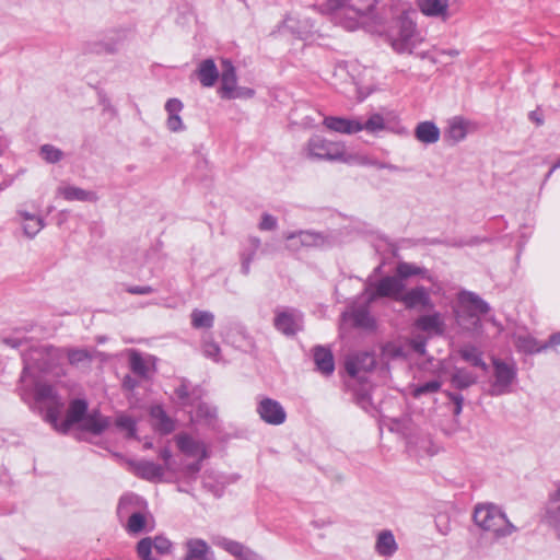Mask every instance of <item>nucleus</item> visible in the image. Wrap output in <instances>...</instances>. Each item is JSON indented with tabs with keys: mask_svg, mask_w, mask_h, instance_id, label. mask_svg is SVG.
Wrapping results in <instances>:
<instances>
[{
	"mask_svg": "<svg viewBox=\"0 0 560 560\" xmlns=\"http://www.w3.org/2000/svg\"><path fill=\"white\" fill-rule=\"evenodd\" d=\"M386 0H327L319 5L325 14H332L345 28L353 31L364 27L370 32H381L385 24L377 4Z\"/></svg>",
	"mask_w": 560,
	"mask_h": 560,
	"instance_id": "1",
	"label": "nucleus"
},
{
	"mask_svg": "<svg viewBox=\"0 0 560 560\" xmlns=\"http://www.w3.org/2000/svg\"><path fill=\"white\" fill-rule=\"evenodd\" d=\"M303 154L312 161L341 162L348 165H374L396 171L392 164L377 163L360 152L348 151L345 143L330 141L319 135L312 136L303 147Z\"/></svg>",
	"mask_w": 560,
	"mask_h": 560,
	"instance_id": "2",
	"label": "nucleus"
},
{
	"mask_svg": "<svg viewBox=\"0 0 560 560\" xmlns=\"http://www.w3.org/2000/svg\"><path fill=\"white\" fill-rule=\"evenodd\" d=\"M24 370L21 376V383H34L35 373L40 372L54 376L66 375L65 369V348L51 346H42L34 348L24 354Z\"/></svg>",
	"mask_w": 560,
	"mask_h": 560,
	"instance_id": "3",
	"label": "nucleus"
},
{
	"mask_svg": "<svg viewBox=\"0 0 560 560\" xmlns=\"http://www.w3.org/2000/svg\"><path fill=\"white\" fill-rule=\"evenodd\" d=\"M490 311L489 304L478 294L460 291L457 295L453 313L457 325L466 331L479 332L481 329L480 315Z\"/></svg>",
	"mask_w": 560,
	"mask_h": 560,
	"instance_id": "4",
	"label": "nucleus"
},
{
	"mask_svg": "<svg viewBox=\"0 0 560 560\" xmlns=\"http://www.w3.org/2000/svg\"><path fill=\"white\" fill-rule=\"evenodd\" d=\"M25 385L26 383H22L20 387L21 398L25 402H30L33 398L34 402L45 410V420L57 427L65 408V399L57 394L52 385L35 382L33 395L26 390Z\"/></svg>",
	"mask_w": 560,
	"mask_h": 560,
	"instance_id": "5",
	"label": "nucleus"
},
{
	"mask_svg": "<svg viewBox=\"0 0 560 560\" xmlns=\"http://www.w3.org/2000/svg\"><path fill=\"white\" fill-rule=\"evenodd\" d=\"M474 522L485 532L497 538L506 537L516 532L502 509L493 503H479L474 509Z\"/></svg>",
	"mask_w": 560,
	"mask_h": 560,
	"instance_id": "6",
	"label": "nucleus"
},
{
	"mask_svg": "<svg viewBox=\"0 0 560 560\" xmlns=\"http://www.w3.org/2000/svg\"><path fill=\"white\" fill-rule=\"evenodd\" d=\"M387 35L393 49L399 54L412 52L422 42L416 23L405 13L393 21Z\"/></svg>",
	"mask_w": 560,
	"mask_h": 560,
	"instance_id": "7",
	"label": "nucleus"
},
{
	"mask_svg": "<svg viewBox=\"0 0 560 560\" xmlns=\"http://www.w3.org/2000/svg\"><path fill=\"white\" fill-rule=\"evenodd\" d=\"M404 290L405 282H402L397 275L386 276L377 282L368 283L362 293V298L365 299L368 303H373L380 298H389L399 302Z\"/></svg>",
	"mask_w": 560,
	"mask_h": 560,
	"instance_id": "8",
	"label": "nucleus"
},
{
	"mask_svg": "<svg viewBox=\"0 0 560 560\" xmlns=\"http://www.w3.org/2000/svg\"><path fill=\"white\" fill-rule=\"evenodd\" d=\"M492 366L493 380L490 383L489 394L491 396H501L511 393L517 377L515 364L493 358Z\"/></svg>",
	"mask_w": 560,
	"mask_h": 560,
	"instance_id": "9",
	"label": "nucleus"
},
{
	"mask_svg": "<svg viewBox=\"0 0 560 560\" xmlns=\"http://www.w3.org/2000/svg\"><path fill=\"white\" fill-rule=\"evenodd\" d=\"M275 328L287 337H293L303 328V315L294 308L276 311Z\"/></svg>",
	"mask_w": 560,
	"mask_h": 560,
	"instance_id": "10",
	"label": "nucleus"
},
{
	"mask_svg": "<svg viewBox=\"0 0 560 560\" xmlns=\"http://www.w3.org/2000/svg\"><path fill=\"white\" fill-rule=\"evenodd\" d=\"M159 555H167L172 550V542L163 536L154 538L144 537L137 544V553L141 560H159L152 556V550Z\"/></svg>",
	"mask_w": 560,
	"mask_h": 560,
	"instance_id": "11",
	"label": "nucleus"
},
{
	"mask_svg": "<svg viewBox=\"0 0 560 560\" xmlns=\"http://www.w3.org/2000/svg\"><path fill=\"white\" fill-rule=\"evenodd\" d=\"M260 419L271 425H280L287 419V412L281 404L271 398H262L257 405Z\"/></svg>",
	"mask_w": 560,
	"mask_h": 560,
	"instance_id": "12",
	"label": "nucleus"
},
{
	"mask_svg": "<svg viewBox=\"0 0 560 560\" xmlns=\"http://www.w3.org/2000/svg\"><path fill=\"white\" fill-rule=\"evenodd\" d=\"M15 221L21 226L24 236L30 240L34 238L45 228L44 218L28 211L23 206L16 210Z\"/></svg>",
	"mask_w": 560,
	"mask_h": 560,
	"instance_id": "13",
	"label": "nucleus"
},
{
	"mask_svg": "<svg viewBox=\"0 0 560 560\" xmlns=\"http://www.w3.org/2000/svg\"><path fill=\"white\" fill-rule=\"evenodd\" d=\"M180 560H214V553L209 544L201 538H189L183 544Z\"/></svg>",
	"mask_w": 560,
	"mask_h": 560,
	"instance_id": "14",
	"label": "nucleus"
},
{
	"mask_svg": "<svg viewBox=\"0 0 560 560\" xmlns=\"http://www.w3.org/2000/svg\"><path fill=\"white\" fill-rule=\"evenodd\" d=\"M399 302H401L406 306V308L409 310L417 307H421L424 310L433 308L430 292L427 288L422 285L415 287L408 291L404 290Z\"/></svg>",
	"mask_w": 560,
	"mask_h": 560,
	"instance_id": "15",
	"label": "nucleus"
},
{
	"mask_svg": "<svg viewBox=\"0 0 560 560\" xmlns=\"http://www.w3.org/2000/svg\"><path fill=\"white\" fill-rule=\"evenodd\" d=\"M129 469L132 474L151 482L161 481L164 477V467L149 460H129Z\"/></svg>",
	"mask_w": 560,
	"mask_h": 560,
	"instance_id": "16",
	"label": "nucleus"
},
{
	"mask_svg": "<svg viewBox=\"0 0 560 560\" xmlns=\"http://www.w3.org/2000/svg\"><path fill=\"white\" fill-rule=\"evenodd\" d=\"M86 411L88 402L84 399H74L70 402L66 419L61 421L60 418L58 425L54 428L60 432H67L73 424L83 422Z\"/></svg>",
	"mask_w": 560,
	"mask_h": 560,
	"instance_id": "17",
	"label": "nucleus"
},
{
	"mask_svg": "<svg viewBox=\"0 0 560 560\" xmlns=\"http://www.w3.org/2000/svg\"><path fill=\"white\" fill-rule=\"evenodd\" d=\"M323 124L328 130L338 133L353 135L362 131L361 120L358 118L326 116Z\"/></svg>",
	"mask_w": 560,
	"mask_h": 560,
	"instance_id": "18",
	"label": "nucleus"
},
{
	"mask_svg": "<svg viewBox=\"0 0 560 560\" xmlns=\"http://www.w3.org/2000/svg\"><path fill=\"white\" fill-rule=\"evenodd\" d=\"M56 195L67 201L96 202L98 197L95 191L86 190L70 184H61L56 189Z\"/></svg>",
	"mask_w": 560,
	"mask_h": 560,
	"instance_id": "19",
	"label": "nucleus"
},
{
	"mask_svg": "<svg viewBox=\"0 0 560 560\" xmlns=\"http://www.w3.org/2000/svg\"><path fill=\"white\" fill-rule=\"evenodd\" d=\"M179 451L186 456L203 460L208 457V450L203 442L195 440L187 434H180L176 438Z\"/></svg>",
	"mask_w": 560,
	"mask_h": 560,
	"instance_id": "20",
	"label": "nucleus"
},
{
	"mask_svg": "<svg viewBox=\"0 0 560 560\" xmlns=\"http://www.w3.org/2000/svg\"><path fill=\"white\" fill-rule=\"evenodd\" d=\"M376 364L374 354L370 352H359L349 357L346 361V370L349 375L357 376L360 372H369Z\"/></svg>",
	"mask_w": 560,
	"mask_h": 560,
	"instance_id": "21",
	"label": "nucleus"
},
{
	"mask_svg": "<svg viewBox=\"0 0 560 560\" xmlns=\"http://www.w3.org/2000/svg\"><path fill=\"white\" fill-rule=\"evenodd\" d=\"M415 325L418 329L436 336L443 335L445 330L444 316L439 312L419 316Z\"/></svg>",
	"mask_w": 560,
	"mask_h": 560,
	"instance_id": "22",
	"label": "nucleus"
},
{
	"mask_svg": "<svg viewBox=\"0 0 560 560\" xmlns=\"http://www.w3.org/2000/svg\"><path fill=\"white\" fill-rule=\"evenodd\" d=\"M418 7L425 16L441 21L450 19L448 0H418Z\"/></svg>",
	"mask_w": 560,
	"mask_h": 560,
	"instance_id": "23",
	"label": "nucleus"
},
{
	"mask_svg": "<svg viewBox=\"0 0 560 560\" xmlns=\"http://www.w3.org/2000/svg\"><path fill=\"white\" fill-rule=\"evenodd\" d=\"M285 238L290 242V247H295L298 241L303 246H324L327 243V240L323 234L312 231L289 233L285 235Z\"/></svg>",
	"mask_w": 560,
	"mask_h": 560,
	"instance_id": "24",
	"label": "nucleus"
},
{
	"mask_svg": "<svg viewBox=\"0 0 560 560\" xmlns=\"http://www.w3.org/2000/svg\"><path fill=\"white\" fill-rule=\"evenodd\" d=\"M221 79L220 95L222 98H226L230 93L234 91L237 85L236 71L233 63L230 60H222V70L219 75Z\"/></svg>",
	"mask_w": 560,
	"mask_h": 560,
	"instance_id": "25",
	"label": "nucleus"
},
{
	"mask_svg": "<svg viewBox=\"0 0 560 560\" xmlns=\"http://www.w3.org/2000/svg\"><path fill=\"white\" fill-rule=\"evenodd\" d=\"M261 246L260 238L257 236H249L241 252V271L244 276H247L250 271V264L254 261L257 252Z\"/></svg>",
	"mask_w": 560,
	"mask_h": 560,
	"instance_id": "26",
	"label": "nucleus"
},
{
	"mask_svg": "<svg viewBox=\"0 0 560 560\" xmlns=\"http://www.w3.org/2000/svg\"><path fill=\"white\" fill-rule=\"evenodd\" d=\"M513 343L518 352L534 354L541 352L540 343L525 330H517L512 335Z\"/></svg>",
	"mask_w": 560,
	"mask_h": 560,
	"instance_id": "27",
	"label": "nucleus"
},
{
	"mask_svg": "<svg viewBox=\"0 0 560 560\" xmlns=\"http://www.w3.org/2000/svg\"><path fill=\"white\" fill-rule=\"evenodd\" d=\"M109 425L110 420L108 417H105L97 411H93L85 416L80 428L94 435H100L107 430Z\"/></svg>",
	"mask_w": 560,
	"mask_h": 560,
	"instance_id": "28",
	"label": "nucleus"
},
{
	"mask_svg": "<svg viewBox=\"0 0 560 560\" xmlns=\"http://www.w3.org/2000/svg\"><path fill=\"white\" fill-rule=\"evenodd\" d=\"M93 358L94 352L86 348H65V359L74 368H89Z\"/></svg>",
	"mask_w": 560,
	"mask_h": 560,
	"instance_id": "29",
	"label": "nucleus"
},
{
	"mask_svg": "<svg viewBox=\"0 0 560 560\" xmlns=\"http://www.w3.org/2000/svg\"><path fill=\"white\" fill-rule=\"evenodd\" d=\"M364 301H366V300L364 299ZM370 304L371 303L365 302L364 305L353 306L351 308V312L345 313L343 316L346 317L347 315H350L353 320V325L355 327H359L362 329H374L375 319L370 314V311H369Z\"/></svg>",
	"mask_w": 560,
	"mask_h": 560,
	"instance_id": "30",
	"label": "nucleus"
},
{
	"mask_svg": "<svg viewBox=\"0 0 560 560\" xmlns=\"http://www.w3.org/2000/svg\"><path fill=\"white\" fill-rule=\"evenodd\" d=\"M197 77L202 86H213L219 79V70L211 58L202 60L196 70Z\"/></svg>",
	"mask_w": 560,
	"mask_h": 560,
	"instance_id": "31",
	"label": "nucleus"
},
{
	"mask_svg": "<svg viewBox=\"0 0 560 560\" xmlns=\"http://www.w3.org/2000/svg\"><path fill=\"white\" fill-rule=\"evenodd\" d=\"M440 129L433 121H421L415 128L416 139L424 144H433L440 140Z\"/></svg>",
	"mask_w": 560,
	"mask_h": 560,
	"instance_id": "32",
	"label": "nucleus"
},
{
	"mask_svg": "<svg viewBox=\"0 0 560 560\" xmlns=\"http://www.w3.org/2000/svg\"><path fill=\"white\" fill-rule=\"evenodd\" d=\"M398 549L395 537L390 530H382L378 533L375 551L382 557H392Z\"/></svg>",
	"mask_w": 560,
	"mask_h": 560,
	"instance_id": "33",
	"label": "nucleus"
},
{
	"mask_svg": "<svg viewBox=\"0 0 560 560\" xmlns=\"http://www.w3.org/2000/svg\"><path fill=\"white\" fill-rule=\"evenodd\" d=\"M143 505L141 497L135 493L121 495L117 505V514L120 518L130 515L132 512H139Z\"/></svg>",
	"mask_w": 560,
	"mask_h": 560,
	"instance_id": "34",
	"label": "nucleus"
},
{
	"mask_svg": "<svg viewBox=\"0 0 560 560\" xmlns=\"http://www.w3.org/2000/svg\"><path fill=\"white\" fill-rule=\"evenodd\" d=\"M200 347L205 358L215 363L225 362L221 355V348L211 334H203L201 336Z\"/></svg>",
	"mask_w": 560,
	"mask_h": 560,
	"instance_id": "35",
	"label": "nucleus"
},
{
	"mask_svg": "<svg viewBox=\"0 0 560 560\" xmlns=\"http://www.w3.org/2000/svg\"><path fill=\"white\" fill-rule=\"evenodd\" d=\"M468 133V121L460 117H454L448 121L445 137L453 143H458L466 138Z\"/></svg>",
	"mask_w": 560,
	"mask_h": 560,
	"instance_id": "36",
	"label": "nucleus"
},
{
	"mask_svg": "<svg viewBox=\"0 0 560 560\" xmlns=\"http://www.w3.org/2000/svg\"><path fill=\"white\" fill-rule=\"evenodd\" d=\"M314 362L317 370L324 375H329L335 370L334 357L331 352L324 347H316L314 349Z\"/></svg>",
	"mask_w": 560,
	"mask_h": 560,
	"instance_id": "37",
	"label": "nucleus"
},
{
	"mask_svg": "<svg viewBox=\"0 0 560 560\" xmlns=\"http://www.w3.org/2000/svg\"><path fill=\"white\" fill-rule=\"evenodd\" d=\"M545 518L550 525L560 527V485L550 495L546 506Z\"/></svg>",
	"mask_w": 560,
	"mask_h": 560,
	"instance_id": "38",
	"label": "nucleus"
},
{
	"mask_svg": "<svg viewBox=\"0 0 560 560\" xmlns=\"http://www.w3.org/2000/svg\"><path fill=\"white\" fill-rule=\"evenodd\" d=\"M215 316L210 311L195 308L190 313V325L194 329H211Z\"/></svg>",
	"mask_w": 560,
	"mask_h": 560,
	"instance_id": "39",
	"label": "nucleus"
},
{
	"mask_svg": "<svg viewBox=\"0 0 560 560\" xmlns=\"http://www.w3.org/2000/svg\"><path fill=\"white\" fill-rule=\"evenodd\" d=\"M459 354L471 365L481 368L483 371L488 370V365L482 359V352L477 347L465 345L459 349Z\"/></svg>",
	"mask_w": 560,
	"mask_h": 560,
	"instance_id": "40",
	"label": "nucleus"
},
{
	"mask_svg": "<svg viewBox=\"0 0 560 560\" xmlns=\"http://www.w3.org/2000/svg\"><path fill=\"white\" fill-rule=\"evenodd\" d=\"M151 416L154 419V425L162 433H170L174 430L173 421L166 416L162 407H152Z\"/></svg>",
	"mask_w": 560,
	"mask_h": 560,
	"instance_id": "41",
	"label": "nucleus"
},
{
	"mask_svg": "<svg viewBox=\"0 0 560 560\" xmlns=\"http://www.w3.org/2000/svg\"><path fill=\"white\" fill-rule=\"evenodd\" d=\"M477 376L465 369H456L452 375V385L458 389L467 388L474 385Z\"/></svg>",
	"mask_w": 560,
	"mask_h": 560,
	"instance_id": "42",
	"label": "nucleus"
},
{
	"mask_svg": "<svg viewBox=\"0 0 560 560\" xmlns=\"http://www.w3.org/2000/svg\"><path fill=\"white\" fill-rule=\"evenodd\" d=\"M441 386L442 383L439 380H431L423 384H412L409 389L413 398H420L423 395L438 393Z\"/></svg>",
	"mask_w": 560,
	"mask_h": 560,
	"instance_id": "43",
	"label": "nucleus"
},
{
	"mask_svg": "<svg viewBox=\"0 0 560 560\" xmlns=\"http://www.w3.org/2000/svg\"><path fill=\"white\" fill-rule=\"evenodd\" d=\"M427 273L425 269L410 262H399L396 267V275L402 282L405 279L412 276H422L430 280V277Z\"/></svg>",
	"mask_w": 560,
	"mask_h": 560,
	"instance_id": "44",
	"label": "nucleus"
},
{
	"mask_svg": "<svg viewBox=\"0 0 560 560\" xmlns=\"http://www.w3.org/2000/svg\"><path fill=\"white\" fill-rule=\"evenodd\" d=\"M223 548L235 556L236 560H242L243 558H248L249 560H257V555L248 549H246L243 545L233 540H225L223 542Z\"/></svg>",
	"mask_w": 560,
	"mask_h": 560,
	"instance_id": "45",
	"label": "nucleus"
},
{
	"mask_svg": "<svg viewBox=\"0 0 560 560\" xmlns=\"http://www.w3.org/2000/svg\"><path fill=\"white\" fill-rule=\"evenodd\" d=\"M129 364H130L131 371L135 374L142 376V377L147 376V374L149 372V366L139 352H137L135 350H132L130 352Z\"/></svg>",
	"mask_w": 560,
	"mask_h": 560,
	"instance_id": "46",
	"label": "nucleus"
},
{
	"mask_svg": "<svg viewBox=\"0 0 560 560\" xmlns=\"http://www.w3.org/2000/svg\"><path fill=\"white\" fill-rule=\"evenodd\" d=\"M39 155L43 160H45L47 163H58L63 159V152L58 149L57 147L52 144H43L39 148Z\"/></svg>",
	"mask_w": 560,
	"mask_h": 560,
	"instance_id": "47",
	"label": "nucleus"
},
{
	"mask_svg": "<svg viewBox=\"0 0 560 560\" xmlns=\"http://www.w3.org/2000/svg\"><path fill=\"white\" fill-rule=\"evenodd\" d=\"M115 423L128 438H136V421L132 417L121 413L117 416Z\"/></svg>",
	"mask_w": 560,
	"mask_h": 560,
	"instance_id": "48",
	"label": "nucleus"
},
{
	"mask_svg": "<svg viewBox=\"0 0 560 560\" xmlns=\"http://www.w3.org/2000/svg\"><path fill=\"white\" fill-rule=\"evenodd\" d=\"M145 526V517L143 514L139 512H132L129 515L128 523H127V530L130 534H138L143 530Z\"/></svg>",
	"mask_w": 560,
	"mask_h": 560,
	"instance_id": "49",
	"label": "nucleus"
},
{
	"mask_svg": "<svg viewBox=\"0 0 560 560\" xmlns=\"http://www.w3.org/2000/svg\"><path fill=\"white\" fill-rule=\"evenodd\" d=\"M382 354L386 359H396L404 358L406 355V351L399 342L392 341L382 347Z\"/></svg>",
	"mask_w": 560,
	"mask_h": 560,
	"instance_id": "50",
	"label": "nucleus"
},
{
	"mask_svg": "<svg viewBox=\"0 0 560 560\" xmlns=\"http://www.w3.org/2000/svg\"><path fill=\"white\" fill-rule=\"evenodd\" d=\"M362 130L377 132L385 128V121L382 115L373 114L366 121H361Z\"/></svg>",
	"mask_w": 560,
	"mask_h": 560,
	"instance_id": "51",
	"label": "nucleus"
},
{
	"mask_svg": "<svg viewBox=\"0 0 560 560\" xmlns=\"http://www.w3.org/2000/svg\"><path fill=\"white\" fill-rule=\"evenodd\" d=\"M183 103L178 98H170L165 104V110L167 113V117H178L179 113L183 110Z\"/></svg>",
	"mask_w": 560,
	"mask_h": 560,
	"instance_id": "52",
	"label": "nucleus"
},
{
	"mask_svg": "<svg viewBox=\"0 0 560 560\" xmlns=\"http://www.w3.org/2000/svg\"><path fill=\"white\" fill-rule=\"evenodd\" d=\"M255 94V91L250 88L246 86H238L234 89L232 93L229 94L226 100H234V98H252Z\"/></svg>",
	"mask_w": 560,
	"mask_h": 560,
	"instance_id": "53",
	"label": "nucleus"
},
{
	"mask_svg": "<svg viewBox=\"0 0 560 560\" xmlns=\"http://www.w3.org/2000/svg\"><path fill=\"white\" fill-rule=\"evenodd\" d=\"M92 51L97 54H115L118 51V42H102L95 45L94 48H92Z\"/></svg>",
	"mask_w": 560,
	"mask_h": 560,
	"instance_id": "54",
	"label": "nucleus"
},
{
	"mask_svg": "<svg viewBox=\"0 0 560 560\" xmlns=\"http://www.w3.org/2000/svg\"><path fill=\"white\" fill-rule=\"evenodd\" d=\"M175 394L183 406L190 404L189 385L186 382H182V384L175 389Z\"/></svg>",
	"mask_w": 560,
	"mask_h": 560,
	"instance_id": "55",
	"label": "nucleus"
},
{
	"mask_svg": "<svg viewBox=\"0 0 560 560\" xmlns=\"http://www.w3.org/2000/svg\"><path fill=\"white\" fill-rule=\"evenodd\" d=\"M258 228L261 231H272L277 228V219L269 213H264Z\"/></svg>",
	"mask_w": 560,
	"mask_h": 560,
	"instance_id": "56",
	"label": "nucleus"
},
{
	"mask_svg": "<svg viewBox=\"0 0 560 560\" xmlns=\"http://www.w3.org/2000/svg\"><path fill=\"white\" fill-rule=\"evenodd\" d=\"M166 127L172 132H180V131H184L186 128L180 116L167 117Z\"/></svg>",
	"mask_w": 560,
	"mask_h": 560,
	"instance_id": "57",
	"label": "nucleus"
},
{
	"mask_svg": "<svg viewBox=\"0 0 560 560\" xmlns=\"http://www.w3.org/2000/svg\"><path fill=\"white\" fill-rule=\"evenodd\" d=\"M201 462L199 458H197L196 462L187 464L183 467V474L187 478H195L197 474L201 469Z\"/></svg>",
	"mask_w": 560,
	"mask_h": 560,
	"instance_id": "58",
	"label": "nucleus"
},
{
	"mask_svg": "<svg viewBox=\"0 0 560 560\" xmlns=\"http://www.w3.org/2000/svg\"><path fill=\"white\" fill-rule=\"evenodd\" d=\"M160 457L164 460V470L176 471L175 464L172 462V453L168 448L161 450Z\"/></svg>",
	"mask_w": 560,
	"mask_h": 560,
	"instance_id": "59",
	"label": "nucleus"
},
{
	"mask_svg": "<svg viewBox=\"0 0 560 560\" xmlns=\"http://www.w3.org/2000/svg\"><path fill=\"white\" fill-rule=\"evenodd\" d=\"M450 399L454 402V415L458 416L463 409L464 397L459 394L448 393Z\"/></svg>",
	"mask_w": 560,
	"mask_h": 560,
	"instance_id": "60",
	"label": "nucleus"
},
{
	"mask_svg": "<svg viewBox=\"0 0 560 560\" xmlns=\"http://www.w3.org/2000/svg\"><path fill=\"white\" fill-rule=\"evenodd\" d=\"M127 291L131 294H140V295H144V294H150L152 293L154 290L152 287L150 285H133V287H129L127 289Z\"/></svg>",
	"mask_w": 560,
	"mask_h": 560,
	"instance_id": "61",
	"label": "nucleus"
},
{
	"mask_svg": "<svg viewBox=\"0 0 560 560\" xmlns=\"http://www.w3.org/2000/svg\"><path fill=\"white\" fill-rule=\"evenodd\" d=\"M560 345V332H555L549 337L548 342L540 343L541 352L547 350L548 348H555Z\"/></svg>",
	"mask_w": 560,
	"mask_h": 560,
	"instance_id": "62",
	"label": "nucleus"
},
{
	"mask_svg": "<svg viewBox=\"0 0 560 560\" xmlns=\"http://www.w3.org/2000/svg\"><path fill=\"white\" fill-rule=\"evenodd\" d=\"M410 346L419 354H423L425 352V340L423 338L412 339Z\"/></svg>",
	"mask_w": 560,
	"mask_h": 560,
	"instance_id": "63",
	"label": "nucleus"
},
{
	"mask_svg": "<svg viewBox=\"0 0 560 560\" xmlns=\"http://www.w3.org/2000/svg\"><path fill=\"white\" fill-rule=\"evenodd\" d=\"M3 342L11 348H20L23 345V340L16 337L5 338Z\"/></svg>",
	"mask_w": 560,
	"mask_h": 560,
	"instance_id": "64",
	"label": "nucleus"
}]
</instances>
